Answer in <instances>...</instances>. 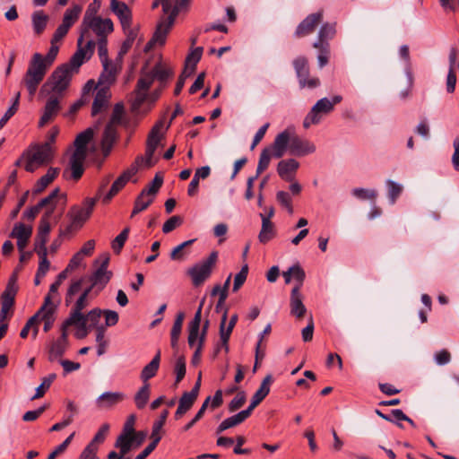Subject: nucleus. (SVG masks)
<instances>
[{"label":"nucleus","mask_w":459,"mask_h":459,"mask_svg":"<svg viewBox=\"0 0 459 459\" xmlns=\"http://www.w3.org/2000/svg\"><path fill=\"white\" fill-rule=\"evenodd\" d=\"M109 260L110 256L108 253L100 255L97 260V262H100V265L91 277V286H92V289L97 287L99 290H101L110 281L113 273L111 271L108 270Z\"/></svg>","instance_id":"obj_12"},{"label":"nucleus","mask_w":459,"mask_h":459,"mask_svg":"<svg viewBox=\"0 0 459 459\" xmlns=\"http://www.w3.org/2000/svg\"><path fill=\"white\" fill-rule=\"evenodd\" d=\"M17 290H18V287H17V283H16V276L13 275L9 279L8 283L5 287V290L2 293L0 299L12 301L13 303H14Z\"/></svg>","instance_id":"obj_48"},{"label":"nucleus","mask_w":459,"mask_h":459,"mask_svg":"<svg viewBox=\"0 0 459 459\" xmlns=\"http://www.w3.org/2000/svg\"><path fill=\"white\" fill-rule=\"evenodd\" d=\"M42 55L35 53L29 63L28 69L22 78V83L28 91L29 96L32 99L42 82L48 69L42 62Z\"/></svg>","instance_id":"obj_3"},{"label":"nucleus","mask_w":459,"mask_h":459,"mask_svg":"<svg viewBox=\"0 0 459 459\" xmlns=\"http://www.w3.org/2000/svg\"><path fill=\"white\" fill-rule=\"evenodd\" d=\"M150 88H141L139 87V80L137 81L135 89L134 91V100L131 103V109L133 112H137L142 105L147 100V91Z\"/></svg>","instance_id":"obj_37"},{"label":"nucleus","mask_w":459,"mask_h":459,"mask_svg":"<svg viewBox=\"0 0 459 459\" xmlns=\"http://www.w3.org/2000/svg\"><path fill=\"white\" fill-rule=\"evenodd\" d=\"M50 43L51 46L47 56L45 57L42 56L41 59L43 65H46V69H48L52 65L59 51V47L56 45L57 43L53 41H50Z\"/></svg>","instance_id":"obj_64"},{"label":"nucleus","mask_w":459,"mask_h":459,"mask_svg":"<svg viewBox=\"0 0 459 459\" xmlns=\"http://www.w3.org/2000/svg\"><path fill=\"white\" fill-rule=\"evenodd\" d=\"M227 314H228V311L225 310L223 315H222L221 320V324H220V339H221V343L217 345V347L215 349V354H217L220 351L221 348H223L226 352L229 351V344H228V342H229L230 334L232 333V330H233L234 326L236 325V324L238 322V315L234 314L230 317V320L229 322V325H228L227 328H225V325H226V322H227Z\"/></svg>","instance_id":"obj_14"},{"label":"nucleus","mask_w":459,"mask_h":459,"mask_svg":"<svg viewBox=\"0 0 459 459\" xmlns=\"http://www.w3.org/2000/svg\"><path fill=\"white\" fill-rule=\"evenodd\" d=\"M313 47L319 50V54L317 56L318 65L320 68H323L327 65L330 54V45L325 44L322 45L320 42H314Z\"/></svg>","instance_id":"obj_51"},{"label":"nucleus","mask_w":459,"mask_h":459,"mask_svg":"<svg viewBox=\"0 0 459 459\" xmlns=\"http://www.w3.org/2000/svg\"><path fill=\"white\" fill-rule=\"evenodd\" d=\"M293 66L298 77V80L309 75V66L307 59L305 56H298L293 60Z\"/></svg>","instance_id":"obj_45"},{"label":"nucleus","mask_w":459,"mask_h":459,"mask_svg":"<svg viewBox=\"0 0 459 459\" xmlns=\"http://www.w3.org/2000/svg\"><path fill=\"white\" fill-rule=\"evenodd\" d=\"M198 393L195 390H191L189 392H184L182 396L179 398L178 406L188 411L195 403Z\"/></svg>","instance_id":"obj_49"},{"label":"nucleus","mask_w":459,"mask_h":459,"mask_svg":"<svg viewBox=\"0 0 459 459\" xmlns=\"http://www.w3.org/2000/svg\"><path fill=\"white\" fill-rule=\"evenodd\" d=\"M290 314L297 318H302L306 312L307 308L303 304V296L299 290V287H293L290 292Z\"/></svg>","instance_id":"obj_25"},{"label":"nucleus","mask_w":459,"mask_h":459,"mask_svg":"<svg viewBox=\"0 0 459 459\" xmlns=\"http://www.w3.org/2000/svg\"><path fill=\"white\" fill-rule=\"evenodd\" d=\"M74 73L67 65H62L55 69L40 89L42 95H56L62 98L70 85Z\"/></svg>","instance_id":"obj_2"},{"label":"nucleus","mask_w":459,"mask_h":459,"mask_svg":"<svg viewBox=\"0 0 459 459\" xmlns=\"http://www.w3.org/2000/svg\"><path fill=\"white\" fill-rule=\"evenodd\" d=\"M250 415L245 410L239 411L238 413L229 417L221 421V423L218 426L216 432L221 433L230 428H233L237 425H239L243 421H245Z\"/></svg>","instance_id":"obj_32"},{"label":"nucleus","mask_w":459,"mask_h":459,"mask_svg":"<svg viewBox=\"0 0 459 459\" xmlns=\"http://www.w3.org/2000/svg\"><path fill=\"white\" fill-rule=\"evenodd\" d=\"M273 378L272 375H267L262 381L259 388L252 397L251 403L245 410L249 415H251L253 410L269 394L270 385L273 383Z\"/></svg>","instance_id":"obj_22"},{"label":"nucleus","mask_w":459,"mask_h":459,"mask_svg":"<svg viewBox=\"0 0 459 459\" xmlns=\"http://www.w3.org/2000/svg\"><path fill=\"white\" fill-rule=\"evenodd\" d=\"M31 232V228L26 227L22 223H19L14 226L11 233V237L17 239L30 238Z\"/></svg>","instance_id":"obj_62"},{"label":"nucleus","mask_w":459,"mask_h":459,"mask_svg":"<svg viewBox=\"0 0 459 459\" xmlns=\"http://www.w3.org/2000/svg\"><path fill=\"white\" fill-rule=\"evenodd\" d=\"M262 218V228L258 236L259 241L263 244L267 243L275 236V230L273 222L264 214H260Z\"/></svg>","instance_id":"obj_36"},{"label":"nucleus","mask_w":459,"mask_h":459,"mask_svg":"<svg viewBox=\"0 0 459 459\" xmlns=\"http://www.w3.org/2000/svg\"><path fill=\"white\" fill-rule=\"evenodd\" d=\"M124 113V105L122 103H117L114 106L111 117L107 125H111L117 127L123 122Z\"/></svg>","instance_id":"obj_58"},{"label":"nucleus","mask_w":459,"mask_h":459,"mask_svg":"<svg viewBox=\"0 0 459 459\" xmlns=\"http://www.w3.org/2000/svg\"><path fill=\"white\" fill-rule=\"evenodd\" d=\"M386 186L388 188V198L390 200V203L394 204L398 196L401 195L403 191V186L400 184L390 179L386 181Z\"/></svg>","instance_id":"obj_61"},{"label":"nucleus","mask_w":459,"mask_h":459,"mask_svg":"<svg viewBox=\"0 0 459 459\" xmlns=\"http://www.w3.org/2000/svg\"><path fill=\"white\" fill-rule=\"evenodd\" d=\"M160 362V351H158L156 355L152 358L151 362H149L141 372V379L143 383H148V380L156 376Z\"/></svg>","instance_id":"obj_33"},{"label":"nucleus","mask_w":459,"mask_h":459,"mask_svg":"<svg viewBox=\"0 0 459 459\" xmlns=\"http://www.w3.org/2000/svg\"><path fill=\"white\" fill-rule=\"evenodd\" d=\"M169 411L168 410H164L163 411H161L159 419L157 420L154 421L153 425H152V434H151V438L152 439H157L158 442L160 441L161 439V431H162V428L167 420V418L169 416Z\"/></svg>","instance_id":"obj_46"},{"label":"nucleus","mask_w":459,"mask_h":459,"mask_svg":"<svg viewBox=\"0 0 459 459\" xmlns=\"http://www.w3.org/2000/svg\"><path fill=\"white\" fill-rule=\"evenodd\" d=\"M336 33L335 23L326 22L323 24L318 31L317 40L322 45L329 44L328 40L332 39Z\"/></svg>","instance_id":"obj_43"},{"label":"nucleus","mask_w":459,"mask_h":459,"mask_svg":"<svg viewBox=\"0 0 459 459\" xmlns=\"http://www.w3.org/2000/svg\"><path fill=\"white\" fill-rule=\"evenodd\" d=\"M96 203L97 198L88 197L84 199L82 206H73L68 212L71 222L67 228V230H78L82 228V225L91 217Z\"/></svg>","instance_id":"obj_9"},{"label":"nucleus","mask_w":459,"mask_h":459,"mask_svg":"<svg viewBox=\"0 0 459 459\" xmlns=\"http://www.w3.org/2000/svg\"><path fill=\"white\" fill-rule=\"evenodd\" d=\"M294 156H305L316 152V145L297 135L290 128H287L276 135L273 141V158H281L286 151Z\"/></svg>","instance_id":"obj_1"},{"label":"nucleus","mask_w":459,"mask_h":459,"mask_svg":"<svg viewBox=\"0 0 459 459\" xmlns=\"http://www.w3.org/2000/svg\"><path fill=\"white\" fill-rule=\"evenodd\" d=\"M101 314L102 310L100 308H94L91 310L87 315H84L85 323L90 329L98 327Z\"/></svg>","instance_id":"obj_60"},{"label":"nucleus","mask_w":459,"mask_h":459,"mask_svg":"<svg viewBox=\"0 0 459 459\" xmlns=\"http://www.w3.org/2000/svg\"><path fill=\"white\" fill-rule=\"evenodd\" d=\"M342 100L341 95H335L331 100L323 98L312 107L311 110L306 116L303 121V126L308 128L311 125H317L321 122L322 116L331 113L334 105L340 103Z\"/></svg>","instance_id":"obj_6"},{"label":"nucleus","mask_w":459,"mask_h":459,"mask_svg":"<svg viewBox=\"0 0 459 459\" xmlns=\"http://www.w3.org/2000/svg\"><path fill=\"white\" fill-rule=\"evenodd\" d=\"M247 274H248V265L244 264L242 266L241 270L239 271V273H238L235 275L233 288H232V290L234 292L238 291L242 287V285L245 283V281L247 280Z\"/></svg>","instance_id":"obj_63"},{"label":"nucleus","mask_w":459,"mask_h":459,"mask_svg":"<svg viewBox=\"0 0 459 459\" xmlns=\"http://www.w3.org/2000/svg\"><path fill=\"white\" fill-rule=\"evenodd\" d=\"M204 303V299H203L195 314L193 320L189 323L188 325V344L190 347H193L198 339V344L204 345L205 336L207 333V330L209 327V321L206 320L203 325L201 333L199 335L200 324L202 319V308Z\"/></svg>","instance_id":"obj_11"},{"label":"nucleus","mask_w":459,"mask_h":459,"mask_svg":"<svg viewBox=\"0 0 459 459\" xmlns=\"http://www.w3.org/2000/svg\"><path fill=\"white\" fill-rule=\"evenodd\" d=\"M51 217V211H46L40 219L39 225V231L36 238L35 247H46L48 234L50 232L49 219Z\"/></svg>","instance_id":"obj_24"},{"label":"nucleus","mask_w":459,"mask_h":459,"mask_svg":"<svg viewBox=\"0 0 459 459\" xmlns=\"http://www.w3.org/2000/svg\"><path fill=\"white\" fill-rule=\"evenodd\" d=\"M54 154V149H50L48 144H34L22 154V159L25 160V169L28 172H33L38 168L51 162Z\"/></svg>","instance_id":"obj_4"},{"label":"nucleus","mask_w":459,"mask_h":459,"mask_svg":"<svg viewBox=\"0 0 459 459\" xmlns=\"http://www.w3.org/2000/svg\"><path fill=\"white\" fill-rule=\"evenodd\" d=\"M94 135V130L91 127L87 128L80 133L74 140V151H79L80 153L87 156V145Z\"/></svg>","instance_id":"obj_34"},{"label":"nucleus","mask_w":459,"mask_h":459,"mask_svg":"<svg viewBox=\"0 0 459 459\" xmlns=\"http://www.w3.org/2000/svg\"><path fill=\"white\" fill-rule=\"evenodd\" d=\"M82 10V8L79 4H74L73 7L66 9L61 24L71 28L79 19Z\"/></svg>","instance_id":"obj_38"},{"label":"nucleus","mask_w":459,"mask_h":459,"mask_svg":"<svg viewBox=\"0 0 459 459\" xmlns=\"http://www.w3.org/2000/svg\"><path fill=\"white\" fill-rule=\"evenodd\" d=\"M110 11L118 18L122 29L132 26L133 15L129 6L119 0H110Z\"/></svg>","instance_id":"obj_17"},{"label":"nucleus","mask_w":459,"mask_h":459,"mask_svg":"<svg viewBox=\"0 0 459 459\" xmlns=\"http://www.w3.org/2000/svg\"><path fill=\"white\" fill-rule=\"evenodd\" d=\"M111 98L110 89L100 87L98 89L91 108V115L96 116L106 110Z\"/></svg>","instance_id":"obj_23"},{"label":"nucleus","mask_w":459,"mask_h":459,"mask_svg":"<svg viewBox=\"0 0 459 459\" xmlns=\"http://www.w3.org/2000/svg\"><path fill=\"white\" fill-rule=\"evenodd\" d=\"M126 399V394L121 392H105L100 394L96 403L99 408L109 409Z\"/></svg>","instance_id":"obj_27"},{"label":"nucleus","mask_w":459,"mask_h":459,"mask_svg":"<svg viewBox=\"0 0 459 459\" xmlns=\"http://www.w3.org/2000/svg\"><path fill=\"white\" fill-rule=\"evenodd\" d=\"M101 64L103 71L99 77L98 86H100V88L108 87V89H110V86L115 83L119 74V67H117L116 64H112V62Z\"/></svg>","instance_id":"obj_20"},{"label":"nucleus","mask_w":459,"mask_h":459,"mask_svg":"<svg viewBox=\"0 0 459 459\" xmlns=\"http://www.w3.org/2000/svg\"><path fill=\"white\" fill-rule=\"evenodd\" d=\"M217 260L218 252L212 251L207 258L194 264L187 270V274L190 276L193 285L200 286L210 278Z\"/></svg>","instance_id":"obj_7"},{"label":"nucleus","mask_w":459,"mask_h":459,"mask_svg":"<svg viewBox=\"0 0 459 459\" xmlns=\"http://www.w3.org/2000/svg\"><path fill=\"white\" fill-rule=\"evenodd\" d=\"M299 168V163L295 159L282 160L277 165V173L284 181L292 182Z\"/></svg>","instance_id":"obj_21"},{"label":"nucleus","mask_w":459,"mask_h":459,"mask_svg":"<svg viewBox=\"0 0 459 459\" xmlns=\"http://www.w3.org/2000/svg\"><path fill=\"white\" fill-rule=\"evenodd\" d=\"M162 126V121L157 122L148 134L145 149L147 167H152L154 164V162L152 161V157L161 138V136L160 135V131Z\"/></svg>","instance_id":"obj_15"},{"label":"nucleus","mask_w":459,"mask_h":459,"mask_svg":"<svg viewBox=\"0 0 459 459\" xmlns=\"http://www.w3.org/2000/svg\"><path fill=\"white\" fill-rule=\"evenodd\" d=\"M137 173L136 166H130L125 170L112 184L109 191L102 198L103 203L108 204L130 180V178Z\"/></svg>","instance_id":"obj_18"},{"label":"nucleus","mask_w":459,"mask_h":459,"mask_svg":"<svg viewBox=\"0 0 459 459\" xmlns=\"http://www.w3.org/2000/svg\"><path fill=\"white\" fill-rule=\"evenodd\" d=\"M88 58L86 51L82 48V45H78L77 51L72 56L70 61L65 65H68V69H72V73L77 72L79 67L84 63V60Z\"/></svg>","instance_id":"obj_40"},{"label":"nucleus","mask_w":459,"mask_h":459,"mask_svg":"<svg viewBox=\"0 0 459 459\" xmlns=\"http://www.w3.org/2000/svg\"><path fill=\"white\" fill-rule=\"evenodd\" d=\"M186 372V360L184 356H179L174 364V373L176 375L175 386H177L185 377Z\"/></svg>","instance_id":"obj_52"},{"label":"nucleus","mask_w":459,"mask_h":459,"mask_svg":"<svg viewBox=\"0 0 459 459\" xmlns=\"http://www.w3.org/2000/svg\"><path fill=\"white\" fill-rule=\"evenodd\" d=\"M276 200L282 208L287 210L289 214H292L294 212L292 200L290 195L288 192L278 191L276 194Z\"/></svg>","instance_id":"obj_57"},{"label":"nucleus","mask_w":459,"mask_h":459,"mask_svg":"<svg viewBox=\"0 0 459 459\" xmlns=\"http://www.w3.org/2000/svg\"><path fill=\"white\" fill-rule=\"evenodd\" d=\"M130 229L125 228L119 235H117L111 242V247L115 254H120L127 238L129 235Z\"/></svg>","instance_id":"obj_55"},{"label":"nucleus","mask_w":459,"mask_h":459,"mask_svg":"<svg viewBox=\"0 0 459 459\" xmlns=\"http://www.w3.org/2000/svg\"><path fill=\"white\" fill-rule=\"evenodd\" d=\"M153 200L154 198L146 195V192L142 191L134 202V206L131 216L133 217L135 214L147 209L149 205L153 202Z\"/></svg>","instance_id":"obj_44"},{"label":"nucleus","mask_w":459,"mask_h":459,"mask_svg":"<svg viewBox=\"0 0 459 459\" xmlns=\"http://www.w3.org/2000/svg\"><path fill=\"white\" fill-rule=\"evenodd\" d=\"M173 74L172 68L161 61H159L151 70L147 69V64H145L140 72L139 87L151 88L153 82L157 80L163 89Z\"/></svg>","instance_id":"obj_5"},{"label":"nucleus","mask_w":459,"mask_h":459,"mask_svg":"<svg viewBox=\"0 0 459 459\" xmlns=\"http://www.w3.org/2000/svg\"><path fill=\"white\" fill-rule=\"evenodd\" d=\"M117 138V127L111 125H107L101 139V150L104 156L109 155Z\"/></svg>","instance_id":"obj_26"},{"label":"nucleus","mask_w":459,"mask_h":459,"mask_svg":"<svg viewBox=\"0 0 459 459\" xmlns=\"http://www.w3.org/2000/svg\"><path fill=\"white\" fill-rule=\"evenodd\" d=\"M100 4L101 1L93 0V2L88 5L82 23L86 24V22L91 21L92 19L98 18L99 16L97 15V13L100 8Z\"/></svg>","instance_id":"obj_59"},{"label":"nucleus","mask_w":459,"mask_h":459,"mask_svg":"<svg viewBox=\"0 0 459 459\" xmlns=\"http://www.w3.org/2000/svg\"><path fill=\"white\" fill-rule=\"evenodd\" d=\"M35 250L40 258L39 268L37 270L38 276H45L50 266V263L47 258L48 249L47 247H35Z\"/></svg>","instance_id":"obj_47"},{"label":"nucleus","mask_w":459,"mask_h":459,"mask_svg":"<svg viewBox=\"0 0 459 459\" xmlns=\"http://www.w3.org/2000/svg\"><path fill=\"white\" fill-rule=\"evenodd\" d=\"M56 375L55 373L49 374L42 379V383L37 387L35 394L32 396V400L41 398L46 391L50 387L51 384L56 379Z\"/></svg>","instance_id":"obj_54"},{"label":"nucleus","mask_w":459,"mask_h":459,"mask_svg":"<svg viewBox=\"0 0 459 459\" xmlns=\"http://www.w3.org/2000/svg\"><path fill=\"white\" fill-rule=\"evenodd\" d=\"M67 331H61V336L56 340L53 341L48 351V359L53 361L56 359L61 357L65 352L67 347Z\"/></svg>","instance_id":"obj_28"},{"label":"nucleus","mask_w":459,"mask_h":459,"mask_svg":"<svg viewBox=\"0 0 459 459\" xmlns=\"http://www.w3.org/2000/svg\"><path fill=\"white\" fill-rule=\"evenodd\" d=\"M272 157H273V143L270 147L264 148L261 152L256 168V177H259V175L268 168Z\"/></svg>","instance_id":"obj_39"},{"label":"nucleus","mask_w":459,"mask_h":459,"mask_svg":"<svg viewBox=\"0 0 459 459\" xmlns=\"http://www.w3.org/2000/svg\"><path fill=\"white\" fill-rule=\"evenodd\" d=\"M45 299H48V302L47 303V307H45V310H43V313L40 315L39 321L44 322V332H48L56 320L55 314L57 309V304H56L54 301H50V297H45Z\"/></svg>","instance_id":"obj_30"},{"label":"nucleus","mask_w":459,"mask_h":459,"mask_svg":"<svg viewBox=\"0 0 459 459\" xmlns=\"http://www.w3.org/2000/svg\"><path fill=\"white\" fill-rule=\"evenodd\" d=\"M85 159L86 155L80 153L79 151H74L70 156L68 168L63 171V177L65 179L79 180L84 172L83 162Z\"/></svg>","instance_id":"obj_13"},{"label":"nucleus","mask_w":459,"mask_h":459,"mask_svg":"<svg viewBox=\"0 0 459 459\" xmlns=\"http://www.w3.org/2000/svg\"><path fill=\"white\" fill-rule=\"evenodd\" d=\"M150 395H151L150 384L145 383L137 391V393L135 394L134 398V403H135V406L137 407V409L142 410L146 406V404L150 399Z\"/></svg>","instance_id":"obj_42"},{"label":"nucleus","mask_w":459,"mask_h":459,"mask_svg":"<svg viewBox=\"0 0 459 459\" xmlns=\"http://www.w3.org/2000/svg\"><path fill=\"white\" fill-rule=\"evenodd\" d=\"M81 34L77 39V45L81 46L89 30H92L98 39L107 38L114 30L113 22L109 18L98 17L86 22L82 23L80 27Z\"/></svg>","instance_id":"obj_8"},{"label":"nucleus","mask_w":459,"mask_h":459,"mask_svg":"<svg viewBox=\"0 0 459 459\" xmlns=\"http://www.w3.org/2000/svg\"><path fill=\"white\" fill-rule=\"evenodd\" d=\"M85 324L84 315L82 311L73 308L69 316L62 324L61 331H67V328L73 325L76 328H83Z\"/></svg>","instance_id":"obj_35"},{"label":"nucleus","mask_w":459,"mask_h":459,"mask_svg":"<svg viewBox=\"0 0 459 459\" xmlns=\"http://www.w3.org/2000/svg\"><path fill=\"white\" fill-rule=\"evenodd\" d=\"M48 21L49 16L43 10L33 12L31 14V23L34 34L37 36L41 35L47 28Z\"/></svg>","instance_id":"obj_31"},{"label":"nucleus","mask_w":459,"mask_h":459,"mask_svg":"<svg viewBox=\"0 0 459 459\" xmlns=\"http://www.w3.org/2000/svg\"><path fill=\"white\" fill-rule=\"evenodd\" d=\"M48 302V299H44V303L41 306V307L37 311V313L34 316L30 317L25 324L26 325L29 326L30 329V328L33 329V337L34 338L37 336L38 332H39L38 325L39 323L40 315H41V313H43V310H45V307H47Z\"/></svg>","instance_id":"obj_56"},{"label":"nucleus","mask_w":459,"mask_h":459,"mask_svg":"<svg viewBox=\"0 0 459 459\" xmlns=\"http://www.w3.org/2000/svg\"><path fill=\"white\" fill-rule=\"evenodd\" d=\"M162 184L163 176L160 173H157L152 181L150 182L142 191L146 192V195L154 198Z\"/></svg>","instance_id":"obj_50"},{"label":"nucleus","mask_w":459,"mask_h":459,"mask_svg":"<svg viewBox=\"0 0 459 459\" xmlns=\"http://www.w3.org/2000/svg\"><path fill=\"white\" fill-rule=\"evenodd\" d=\"M176 17V13H170L167 17H162L160 20L152 38L148 41L144 48L145 52L151 50L156 45L163 46L165 44L167 36L175 22Z\"/></svg>","instance_id":"obj_10"},{"label":"nucleus","mask_w":459,"mask_h":459,"mask_svg":"<svg viewBox=\"0 0 459 459\" xmlns=\"http://www.w3.org/2000/svg\"><path fill=\"white\" fill-rule=\"evenodd\" d=\"M133 438L127 434H121L115 443V446L119 448L122 455H126L132 448Z\"/></svg>","instance_id":"obj_53"},{"label":"nucleus","mask_w":459,"mask_h":459,"mask_svg":"<svg viewBox=\"0 0 459 459\" xmlns=\"http://www.w3.org/2000/svg\"><path fill=\"white\" fill-rule=\"evenodd\" d=\"M48 99L45 104L43 113L39 121V126L42 127L52 121L59 113L61 107L59 100L61 98L56 95H48Z\"/></svg>","instance_id":"obj_19"},{"label":"nucleus","mask_w":459,"mask_h":459,"mask_svg":"<svg viewBox=\"0 0 459 459\" xmlns=\"http://www.w3.org/2000/svg\"><path fill=\"white\" fill-rule=\"evenodd\" d=\"M126 34V39L123 41L120 47V54L126 55L132 48L134 40L138 36V28H133L129 26L128 29H123Z\"/></svg>","instance_id":"obj_41"},{"label":"nucleus","mask_w":459,"mask_h":459,"mask_svg":"<svg viewBox=\"0 0 459 459\" xmlns=\"http://www.w3.org/2000/svg\"><path fill=\"white\" fill-rule=\"evenodd\" d=\"M62 199L64 203L66 202V195L65 193H60V189L58 187L55 188L51 191V193L45 198L41 199L38 205L41 209L46 208V211H51V216L54 213V211L57 205L58 200Z\"/></svg>","instance_id":"obj_29"},{"label":"nucleus","mask_w":459,"mask_h":459,"mask_svg":"<svg viewBox=\"0 0 459 459\" xmlns=\"http://www.w3.org/2000/svg\"><path fill=\"white\" fill-rule=\"evenodd\" d=\"M323 20V11L307 15L296 28L294 36L302 38L311 34Z\"/></svg>","instance_id":"obj_16"}]
</instances>
